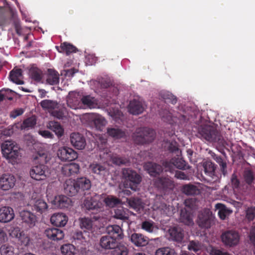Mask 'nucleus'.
<instances>
[{"mask_svg": "<svg viewBox=\"0 0 255 255\" xmlns=\"http://www.w3.org/2000/svg\"><path fill=\"white\" fill-rule=\"evenodd\" d=\"M197 136L210 142H218L223 143V139L220 132L213 126H201L198 128Z\"/></svg>", "mask_w": 255, "mask_h": 255, "instance_id": "nucleus-1", "label": "nucleus"}, {"mask_svg": "<svg viewBox=\"0 0 255 255\" xmlns=\"http://www.w3.org/2000/svg\"><path fill=\"white\" fill-rule=\"evenodd\" d=\"M122 177L124 180L125 187L136 191L138 185L141 181V177L135 171L125 168L122 169Z\"/></svg>", "mask_w": 255, "mask_h": 255, "instance_id": "nucleus-2", "label": "nucleus"}, {"mask_svg": "<svg viewBox=\"0 0 255 255\" xmlns=\"http://www.w3.org/2000/svg\"><path fill=\"white\" fill-rule=\"evenodd\" d=\"M3 156L12 164L15 162L19 155V148L12 140H6L1 144Z\"/></svg>", "mask_w": 255, "mask_h": 255, "instance_id": "nucleus-3", "label": "nucleus"}, {"mask_svg": "<svg viewBox=\"0 0 255 255\" xmlns=\"http://www.w3.org/2000/svg\"><path fill=\"white\" fill-rule=\"evenodd\" d=\"M196 223L202 228L208 229L215 223V217L209 209H204L198 213Z\"/></svg>", "mask_w": 255, "mask_h": 255, "instance_id": "nucleus-4", "label": "nucleus"}, {"mask_svg": "<svg viewBox=\"0 0 255 255\" xmlns=\"http://www.w3.org/2000/svg\"><path fill=\"white\" fill-rule=\"evenodd\" d=\"M162 165L165 168V171L170 172L173 171L174 167L180 170L189 169L191 168L182 158L179 157L173 158L169 161H164Z\"/></svg>", "mask_w": 255, "mask_h": 255, "instance_id": "nucleus-5", "label": "nucleus"}, {"mask_svg": "<svg viewBox=\"0 0 255 255\" xmlns=\"http://www.w3.org/2000/svg\"><path fill=\"white\" fill-rule=\"evenodd\" d=\"M221 239L226 246L232 247L238 244L240 241V235L236 231L229 230L222 233Z\"/></svg>", "mask_w": 255, "mask_h": 255, "instance_id": "nucleus-6", "label": "nucleus"}, {"mask_svg": "<svg viewBox=\"0 0 255 255\" xmlns=\"http://www.w3.org/2000/svg\"><path fill=\"white\" fill-rule=\"evenodd\" d=\"M49 173L48 167L43 164L33 166L29 171L31 177L36 180H44Z\"/></svg>", "mask_w": 255, "mask_h": 255, "instance_id": "nucleus-7", "label": "nucleus"}, {"mask_svg": "<svg viewBox=\"0 0 255 255\" xmlns=\"http://www.w3.org/2000/svg\"><path fill=\"white\" fill-rule=\"evenodd\" d=\"M58 157L62 161H73L78 157L77 153L73 149L68 147H62L57 151Z\"/></svg>", "mask_w": 255, "mask_h": 255, "instance_id": "nucleus-8", "label": "nucleus"}, {"mask_svg": "<svg viewBox=\"0 0 255 255\" xmlns=\"http://www.w3.org/2000/svg\"><path fill=\"white\" fill-rule=\"evenodd\" d=\"M108 135L114 139H126L128 134L126 130L119 127L111 126L107 128Z\"/></svg>", "mask_w": 255, "mask_h": 255, "instance_id": "nucleus-9", "label": "nucleus"}, {"mask_svg": "<svg viewBox=\"0 0 255 255\" xmlns=\"http://www.w3.org/2000/svg\"><path fill=\"white\" fill-rule=\"evenodd\" d=\"M154 186L158 190L166 191L174 187L173 182L166 177H158L153 180Z\"/></svg>", "mask_w": 255, "mask_h": 255, "instance_id": "nucleus-10", "label": "nucleus"}, {"mask_svg": "<svg viewBox=\"0 0 255 255\" xmlns=\"http://www.w3.org/2000/svg\"><path fill=\"white\" fill-rule=\"evenodd\" d=\"M169 240L177 243H182L184 237L183 230L178 226L170 227L168 230Z\"/></svg>", "mask_w": 255, "mask_h": 255, "instance_id": "nucleus-11", "label": "nucleus"}, {"mask_svg": "<svg viewBox=\"0 0 255 255\" xmlns=\"http://www.w3.org/2000/svg\"><path fill=\"white\" fill-rule=\"evenodd\" d=\"M51 203L55 207L60 209L67 208L72 206L71 199L63 195L55 196Z\"/></svg>", "mask_w": 255, "mask_h": 255, "instance_id": "nucleus-12", "label": "nucleus"}, {"mask_svg": "<svg viewBox=\"0 0 255 255\" xmlns=\"http://www.w3.org/2000/svg\"><path fill=\"white\" fill-rule=\"evenodd\" d=\"M101 205V203L96 199L87 197L83 201V208L86 211L95 212L100 211Z\"/></svg>", "mask_w": 255, "mask_h": 255, "instance_id": "nucleus-13", "label": "nucleus"}, {"mask_svg": "<svg viewBox=\"0 0 255 255\" xmlns=\"http://www.w3.org/2000/svg\"><path fill=\"white\" fill-rule=\"evenodd\" d=\"M71 144L78 149L85 148L86 143L84 136L79 132H72L70 136Z\"/></svg>", "mask_w": 255, "mask_h": 255, "instance_id": "nucleus-14", "label": "nucleus"}, {"mask_svg": "<svg viewBox=\"0 0 255 255\" xmlns=\"http://www.w3.org/2000/svg\"><path fill=\"white\" fill-rule=\"evenodd\" d=\"M16 180L14 176L5 174L0 178V188L3 190H8L15 185Z\"/></svg>", "mask_w": 255, "mask_h": 255, "instance_id": "nucleus-15", "label": "nucleus"}, {"mask_svg": "<svg viewBox=\"0 0 255 255\" xmlns=\"http://www.w3.org/2000/svg\"><path fill=\"white\" fill-rule=\"evenodd\" d=\"M130 242L137 247H145L149 243V239L142 234L133 233L129 237Z\"/></svg>", "mask_w": 255, "mask_h": 255, "instance_id": "nucleus-16", "label": "nucleus"}, {"mask_svg": "<svg viewBox=\"0 0 255 255\" xmlns=\"http://www.w3.org/2000/svg\"><path fill=\"white\" fill-rule=\"evenodd\" d=\"M13 209L8 206H4L0 208V222L6 223L12 221L14 218Z\"/></svg>", "mask_w": 255, "mask_h": 255, "instance_id": "nucleus-17", "label": "nucleus"}, {"mask_svg": "<svg viewBox=\"0 0 255 255\" xmlns=\"http://www.w3.org/2000/svg\"><path fill=\"white\" fill-rule=\"evenodd\" d=\"M20 219L22 222L26 224L29 227L32 228L35 226L37 221L36 216L32 212L23 210L19 213Z\"/></svg>", "mask_w": 255, "mask_h": 255, "instance_id": "nucleus-18", "label": "nucleus"}, {"mask_svg": "<svg viewBox=\"0 0 255 255\" xmlns=\"http://www.w3.org/2000/svg\"><path fill=\"white\" fill-rule=\"evenodd\" d=\"M107 235L110 236L114 239L119 241L124 238V233L122 229L117 225H109L106 228Z\"/></svg>", "mask_w": 255, "mask_h": 255, "instance_id": "nucleus-19", "label": "nucleus"}, {"mask_svg": "<svg viewBox=\"0 0 255 255\" xmlns=\"http://www.w3.org/2000/svg\"><path fill=\"white\" fill-rule=\"evenodd\" d=\"M178 222L187 226H192L194 224L192 214L186 208L180 210Z\"/></svg>", "mask_w": 255, "mask_h": 255, "instance_id": "nucleus-20", "label": "nucleus"}, {"mask_svg": "<svg viewBox=\"0 0 255 255\" xmlns=\"http://www.w3.org/2000/svg\"><path fill=\"white\" fill-rule=\"evenodd\" d=\"M64 191L69 196H74L80 192L75 180H66L64 184Z\"/></svg>", "mask_w": 255, "mask_h": 255, "instance_id": "nucleus-21", "label": "nucleus"}, {"mask_svg": "<svg viewBox=\"0 0 255 255\" xmlns=\"http://www.w3.org/2000/svg\"><path fill=\"white\" fill-rule=\"evenodd\" d=\"M81 96L79 93L71 91L67 97V104L71 109H77L81 101Z\"/></svg>", "mask_w": 255, "mask_h": 255, "instance_id": "nucleus-22", "label": "nucleus"}, {"mask_svg": "<svg viewBox=\"0 0 255 255\" xmlns=\"http://www.w3.org/2000/svg\"><path fill=\"white\" fill-rule=\"evenodd\" d=\"M145 108L143 103L138 100L133 99L130 101L128 106V112L134 115H138L141 114Z\"/></svg>", "mask_w": 255, "mask_h": 255, "instance_id": "nucleus-23", "label": "nucleus"}, {"mask_svg": "<svg viewBox=\"0 0 255 255\" xmlns=\"http://www.w3.org/2000/svg\"><path fill=\"white\" fill-rule=\"evenodd\" d=\"M118 241L110 236H102L100 240V246L104 250H113L118 243Z\"/></svg>", "mask_w": 255, "mask_h": 255, "instance_id": "nucleus-24", "label": "nucleus"}, {"mask_svg": "<svg viewBox=\"0 0 255 255\" xmlns=\"http://www.w3.org/2000/svg\"><path fill=\"white\" fill-rule=\"evenodd\" d=\"M44 234L48 239L53 241L61 240L64 237L62 230L55 228L46 229Z\"/></svg>", "mask_w": 255, "mask_h": 255, "instance_id": "nucleus-25", "label": "nucleus"}, {"mask_svg": "<svg viewBox=\"0 0 255 255\" xmlns=\"http://www.w3.org/2000/svg\"><path fill=\"white\" fill-rule=\"evenodd\" d=\"M203 166L206 175L211 177L214 181L218 179L216 172V166L214 163L207 161L203 163Z\"/></svg>", "mask_w": 255, "mask_h": 255, "instance_id": "nucleus-26", "label": "nucleus"}, {"mask_svg": "<svg viewBox=\"0 0 255 255\" xmlns=\"http://www.w3.org/2000/svg\"><path fill=\"white\" fill-rule=\"evenodd\" d=\"M144 169L153 176L159 175L163 171L162 166L156 163L148 162L144 164Z\"/></svg>", "mask_w": 255, "mask_h": 255, "instance_id": "nucleus-27", "label": "nucleus"}, {"mask_svg": "<svg viewBox=\"0 0 255 255\" xmlns=\"http://www.w3.org/2000/svg\"><path fill=\"white\" fill-rule=\"evenodd\" d=\"M68 221L67 216L64 213L54 214L50 218L51 223L57 227L64 226Z\"/></svg>", "mask_w": 255, "mask_h": 255, "instance_id": "nucleus-28", "label": "nucleus"}, {"mask_svg": "<svg viewBox=\"0 0 255 255\" xmlns=\"http://www.w3.org/2000/svg\"><path fill=\"white\" fill-rule=\"evenodd\" d=\"M181 191L183 194L187 196L198 195L201 193L199 187L191 183L183 185L181 187Z\"/></svg>", "mask_w": 255, "mask_h": 255, "instance_id": "nucleus-29", "label": "nucleus"}, {"mask_svg": "<svg viewBox=\"0 0 255 255\" xmlns=\"http://www.w3.org/2000/svg\"><path fill=\"white\" fill-rule=\"evenodd\" d=\"M91 119L95 128L100 131H102L104 127H105L107 124V121L105 118L99 114H92L91 115Z\"/></svg>", "mask_w": 255, "mask_h": 255, "instance_id": "nucleus-30", "label": "nucleus"}, {"mask_svg": "<svg viewBox=\"0 0 255 255\" xmlns=\"http://www.w3.org/2000/svg\"><path fill=\"white\" fill-rule=\"evenodd\" d=\"M47 128L55 132L58 138H61L64 133V129L61 124L55 121H50L46 125Z\"/></svg>", "mask_w": 255, "mask_h": 255, "instance_id": "nucleus-31", "label": "nucleus"}, {"mask_svg": "<svg viewBox=\"0 0 255 255\" xmlns=\"http://www.w3.org/2000/svg\"><path fill=\"white\" fill-rule=\"evenodd\" d=\"M91 171L96 174L104 176L109 172L108 169L105 164L93 163L89 166Z\"/></svg>", "mask_w": 255, "mask_h": 255, "instance_id": "nucleus-32", "label": "nucleus"}, {"mask_svg": "<svg viewBox=\"0 0 255 255\" xmlns=\"http://www.w3.org/2000/svg\"><path fill=\"white\" fill-rule=\"evenodd\" d=\"M32 209L40 214L45 211L48 206L47 203L41 199H34L31 201Z\"/></svg>", "mask_w": 255, "mask_h": 255, "instance_id": "nucleus-33", "label": "nucleus"}, {"mask_svg": "<svg viewBox=\"0 0 255 255\" xmlns=\"http://www.w3.org/2000/svg\"><path fill=\"white\" fill-rule=\"evenodd\" d=\"M79 166L76 163L64 165L61 168L62 173L66 176H70L79 172Z\"/></svg>", "mask_w": 255, "mask_h": 255, "instance_id": "nucleus-34", "label": "nucleus"}, {"mask_svg": "<svg viewBox=\"0 0 255 255\" xmlns=\"http://www.w3.org/2000/svg\"><path fill=\"white\" fill-rule=\"evenodd\" d=\"M22 71L21 69L14 68L9 74V79L13 82L18 85H22L24 83L22 78Z\"/></svg>", "mask_w": 255, "mask_h": 255, "instance_id": "nucleus-35", "label": "nucleus"}, {"mask_svg": "<svg viewBox=\"0 0 255 255\" xmlns=\"http://www.w3.org/2000/svg\"><path fill=\"white\" fill-rule=\"evenodd\" d=\"M110 161L114 164L118 166L130 165V162L128 158L121 156L118 155H112L110 157Z\"/></svg>", "mask_w": 255, "mask_h": 255, "instance_id": "nucleus-36", "label": "nucleus"}, {"mask_svg": "<svg viewBox=\"0 0 255 255\" xmlns=\"http://www.w3.org/2000/svg\"><path fill=\"white\" fill-rule=\"evenodd\" d=\"M75 180L80 191L88 190L91 188V183L87 178L84 177L78 178Z\"/></svg>", "mask_w": 255, "mask_h": 255, "instance_id": "nucleus-37", "label": "nucleus"}, {"mask_svg": "<svg viewBox=\"0 0 255 255\" xmlns=\"http://www.w3.org/2000/svg\"><path fill=\"white\" fill-rule=\"evenodd\" d=\"M128 203L130 207L136 211H139L143 208V203L141 199L138 197H131L127 200Z\"/></svg>", "mask_w": 255, "mask_h": 255, "instance_id": "nucleus-38", "label": "nucleus"}, {"mask_svg": "<svg viewBox=\"0 0 255 255\" xmlns=\"http://www.w3.org/2000/svg\"><path fill=\"white\" fill-rule=\"evenodd\" d=\"M216 209L218 210V215L222 220H225L227 215L232 213V210L228 209L223 204L218 203L215 205Z\"/></svg>", "mask_w": 255, "mask_h": 255, "instance_id": "nucleus-39", "label": "nucleus"}, {"mask_svg": "<svg viewBox=\"0 0 255 255\" xmlns=\"http://www.w3.org/2000/svg\"><path fill=\"white\" fill-rule=\"evenodd\" d=\"M144 138H145V143H148L153 141L155 137V131L150 128H141Z\"/></svg>", "mask_w": 255, "mask_h": 255, "instance_id": "nucleus-40", "label": "nucleus"}, {"mask_svg": "<svg viewBox=\"0 0 255 255\" xmlns=\"http://www.w3.org/2000/svg\"><path fill=\"white\" fill-rule=\"evenodd\" d=\"M40 104L43 109L48 110L49 112L58 108V103L56 101L51 100H43Z\"/></svg>", "mask_w": 255, "mask_h": 255, "instance_id": "nucleus-41", "label": "nucleus"}, {"mask_svg": "<svg viewBox=\"0 0 255 255\" xmlns=\"http://www.w3.org/2000/svg\"><path fill=\"white\" fill-rule=\"evenodd\" d=\"M59 78L58 73L52 69H48V74L46 79V83L51 85L57 84Z\"/></svg>", "mask_w": 255, "mask_h": 255, "instance_id": "nucleus-42", "label": "nucleus"}, {"mask_svg": "<svg viewBox=\"0 0 255 255\" xmlns=\"http://www.w3.org/2000/svg\"><path fill=\"white\" fill-rule=\"evenodd\" d=\"M81 102L84 106L89 108H96L97 105L96 99L90 95L83 96L81 99Z\"/></svg>", "mask_w": 255, "mask_h": 255, "instance_id": "nucleus-43", "label": "nucleus"}, {"mask_svg": "<svg viewBox=\"0 0 255 255\" xmlns=\"http://www.w3.org/2000/svg\"><path fill=\"white\" fill-rule=\"evenodd\" d=\"M128 250L124 245L118 243L112 251V255H128Z\"/></svg>", "mask_w": 255, "mask_h": 255, "instance_id": "nucleus-44", "label": "nucleus"}, {"mask_svg": "<svg viewBox=\"0 0 255 255\" xmlns=\"http://www.w3.org/2000/svg\"><path fill=\"white\" fill-rule=\"evenodd\" d=\"M79 224L80 228L83 230H91L93 228V221L89 218H80Z\"/></svg>", "mask_w": 255, "mask_h": 255, "instance_id": "nucleus-45", "label": "nucleus"}, {"mask_svg": "<svg viewBox=\"0 0 255 255\" xmlns=\"http://www.w3.org/2000/svg\"><path fill=\"white\" fill-rule=\"evenodd\" d=\"M141 128H137L132 135V138L134 142L138 144H143L145 143V138L143 136Z\"/></svg>", "mask_w": 255, "mask_h": 255, "instance_id": "nucleus-46", "label": "nucleus"}, {"mask_svg": "<svg viewBox=\"0 0 255 255\" xmlns=\"http://www.w3.org/2000/svg\"><path fill=\"white\" fill-rule=\"evenodd\" d=\"M30 77L34 80L39 82L42 79V71L37 67H32L29 70Z\"/></svg>", "mask_w": 255, "mask_h": 255, "instance_id": "nucleus-47", "label": "nucleus"}, {"mask_svg": "<svg viewBox=\"0 0 255 255\" xmlns=\"http://www.w3.org/2000/svg\"><path fill=\"white\" fill-rule=\"evenodd\" d=\"M71 238L73 240V242L75 241V243L81 244L87 242V238L84 235L82 231H75L72 233Z\"/></svg>", "mask_w": 255, "mask_h": 255, "instance_id": "nucleus-48", "label": "nucleus"}, {"mask_svg": "<svg viewBox=\"0 0 255 255\" xmlns=\"http://www.w3.org/2000/svg\"><path fill=\"white\" fill-rule=\"evenodd\" d=\"M207 252L210 255H230L224 249L212 246L208 247Z\"/></svg>", "mask_w": 255, "mask_h": 255, "instance_id": "nucleus-49", "label": "nucleus"}, {"mask_svg": "<svg viewBox=\"0 0 255 255\" xmlns=\"http://www.w3.org/2000/svg\"><path fill=\"white\" fill-rule=\"evenodd\" d=\"M60 49V50H58L60 52H65L67 55L76 52L77 50V48L74 46L67 42L61 44Z\"/></svg>", "mask_w": 255, "mask_h": 255, "instance_id": "nucleus-50", "label": "nucleus"}, {"mask_svg": "<svg viewBox=\"0 0 255 255\" xmlns=\"http://www.w3.org/2000/svg\"><path fill=\"white\" fill-rule=\"evenodd\" d=\"M243 176L244 181L248 185H251L254 183L255 177L251 170L248 169L245 170Z\"/></svg>", "mask_w": 255, "mask_h": 255, "instance_id": "nucleus-51", "label": "nucleus"}, {"mask_svg": "<svg viewBox=\"0 0 255 255\" xmlns=\"http://www.w3.org/2000/svg\"><path fill=\"white\" fill-rule=\"evenodd\" d=\"M36 124V119L35 117L32 116L25 120L21 125V129H27L29 128H32L34 127Z\"/></svg>", "mask_w": 255, "mask_h": 255, "instance_id": "nucleus-52", "label": "nucleus"}, {"mask_svg": "<svg viewBox=\"0 0 255 255\" xmlns=\"http://www.w3.org/2000/svg\"><path fill=\"white\" fill-rule=\"evenodd\" d=\"M160 96L165 102L172 104H175L177 103V98L169 92H162L160 93Z\"/></svg>", "mask_w": 255, "mask_h": 255, "instance_id": "nucleus-53", "label": "nucleus"}, {"mask_svg": "<svg viewBox=\"0 0 255 255\" xmlns=\"http://www.w3.org/2000/svg\"><path fill=\"white\" fill-rule=\"evenodd\" d=\"M154 210H158L161 214L167 215L169 213V206H167L165 203L157 202L154 205Z\"/></svg>", "mask_w": 255, "mask_h": 255, "instance_id": "nucleus-54", "label": "nucleus"}, {"mask_svg": "<svg viewBox=\"0 0 255 255\" xmlns=\"http://www.w3.org/2000/svg\"><path fill=\"white\" fill-rule=\"evenodd\" d=\"M108 115L111 116L114 120L117 121L123 116V114L118 108H116L114 106L110 107L107 110Z\"/></svg>", "mask_w": 255, "mask_h": 255, "instance_id": "nucleus-55", "label": "nucleus"}, {"mask_svg": "<svg viewBox=\"0 0 255 255\" xmlns=\"http://www.w3.org/2000/svg\"><path fill=\"white\" fill-rule=\"evenodd\" d=\"M155 255H177L175 250L169 247L159 248L155 252Z\"/></svg>", "mask_w": 255, "mask_h": 255, "instance_id": "nucleus-56", "label": "nucleus"}, {"mask_svg": "<svg viewBox=\"0 0 255 255\" xmlns=\"http://www.w3.org/2000/svg\"><path fill=\"white\" fill-rule=\"evenodd\" d=\"M61 251L64 255H74L75 254V248L71 244H65L61 247Z\"/></svg>", "mask_w": 255, "mask_h": 255, "instance_id": "nucleus-57", "label": "nucleus"}, {"mask_svg": "<svg viewBox=\"0 0 255 255\" xmlns=\"http://www.w3.org/2000/svg\"><path fill=\"white\" fill-rule=\"evenodd\" d=\"M104 201L106 205L111 208H113L115 206L120 204L121 202L120 199L112 196H108L105 199Z\"/></svg>", "mask_w": 255, "mask_h": 255, "instance_id": "nucleus-58", "label": "nucleus"}, {"mask_svg": "<svg viewBox=\"0 0 255 255\" xmlns=\"http://www.w3.org/2000/svg\"><path fill=\"white\" fill-rule=\"evenodd\" d=\"M35 159H37L40 162V164L46 163L50 159L49 156L48 155V153L43 151H40L37 152L36 155L34 157Z\"/></svg>", "mask_w": 255, "mask_h": 255, "instance_id": "nucleus-59", "label": "nucleus"}, {"mask_svg": "<svg viewBox=\"0 0 255 255\" xmlns=\"http://www.w3.org/2000/svg\"><path fill=\"white\" fill-rule=\"evenodd\" d=\"M114 217L124 221L128 220L129 218L128 214L126 213L123 208L116 209Z\"/></svg>", "mask_w": 255, "mask_h": 255, "instance_id": "nucleus-60", "label": "nucleus"}, {"mask_svg": "<svg viewBox=\"0 0 255 255\" xmlns=\"http://www.w3.org/2000/svg\"><path fill=\"white\" fill-rule=\"evenodd\" d=\"M199 201L196 198H190L185 200L184 204L186 207L192 210H195L198 207Z\"/></svg>", "mask_w": 255, "mask_h": 255, "instance_id": "nucleus-61", "label": "nucleus"}, {"mask_svg": "<svg viewBox=\"0 0 255 255\" xmlns=\"http://www.w3.org/2000/svg\"><path fill=\"white\" fill-rule=\"evenodd\" d=\"M141 228L149 233H152L154 231L155 229H158L154 225L153 222L148 221H145L142 223Z\"/></svg>", "mask_w": 255, "mask_h": 255, "instance_id": "nucleus-62", "label": "nucleus"}, {"mask_svg": "<svg viewBox=\"0 0 255 255\" xmlns=\"http://www.w3.org/2000/svg\"><path fill=\"white\" fill-rule=\"evenodd\" d=\"M159 115L164 122L171 123L172 121V114L166 109H162L159 112Z\"/></svg>", "mask_w": 255, "mask_h": 255, "instance_id": "nucleus-63", "label": "nucleus"}, {"mask_svg": "<svg viewBox=\"0 0 255 255\" xmlns=\"http://www.w3.org/2000/svg\"><path fill=\"white\" fill-rule=\"evenodd\" d=\"M166 146L167 149L171 152H174L178 155L180 151L178 147L177 143L175 141H172L171 142H167Z\"/></svg>", "mask_w": 255, "mask_h": 255, "instance_id": "nucleus-64", "label": "nucleus"}]
</instances>
